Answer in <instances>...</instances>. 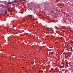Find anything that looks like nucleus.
<instances>
[{"label":"nucleus","mask_w":73,"mask_h":73,"mask_svg":"<svg viewBox=\"0 0 73 73\" xmlns=\"http://www.w3.org/2000/svg\"><path fill=\"white\" fill-rule=\"evenodd\" d=\"M68 63H66V65L67 67H68Z\"/></svg>","instance_id":"1"},{"label":"nucleus","mask_w":73,"mask_h":73,"mask_svg":"<svg viewBox=\"0 0 73 73\" xmlns=\"http://www.w3.org/2000/svg\"><path fill=\"white\" fill-rule=\"evenodd\" d=\"M70 45H72V46H73V43H71V44H70Z\"/></svg>","instance_id":"2"},{"label":"nucleus","mask_w":73,"mask_h":73,"mask_svg":"<svg viewBox=\"0 0 73 73\" xmlns=\"http://www.w3.org/2000/svg\"><path fill=\"white\" fill-rule=\"evenodd\" d=\"M60 68H63L62 67V66H60Z\"/></svg>","instance_id":"3"},{"label":"nucleus","mask_w":73,"mask_h":73,"mask_svg":"<svg viewBox=\"0 0 73 73\" xmlns=\"http://www.w3.org/2000/svg\"><path fill=\"white\" fill-rule=\"evenodd\" d=\"M59 73H62V71H60L59 72Z\"/></svg>","instance_id":"4"},{"label":"nucleus","mask_w":73,"mask_h":73,"mask_svg":"<svg viewBox=\"0 0 73 73\" xmlns=\"http://www.w3.org/2000/svg\"><path fill=\"white\" fill-rule=\"evenodd\" d=\"M15 26H13V28H15Z\"/></svg>","instance_id":"5"},{"label":"nucleus","mask_w":73,"mask_h":73,"mask_svg":"<svg viewBox=\"0 0 73 73\" xmlns=\"http://www.w3.org/2000/svg\"><path fill=\"white\" fill-rule=\"evenodd\" d=\"M5 7H7V8H8V6H6Z\"/></svg>","instance_id":"6"},{"label":"nucleus","mask_w":73,"mask_h":73,"mask_svg":"<svg viewBox=\"0 0 73 73\" xmlns=\"http://www.w3.org/2000/svg\"><path fill=\"white\" fill-rule=\"evenodd\" d=\"M2 3L1 1H0V3Z\"/></svg>","instance_id":"7"},{"label":"nucleus","mask_w":73,"mask_h":73,"mask_svg":"<svg viewBox=\"0 0 73 73\" xmlns=\"http://www.w3.org/2000/svg\"><path fill=\"white\" fill-rule=\"evenodd\" d=\"M40 72H41V71H39V73H40Z\"/></svg>","instance_id":"8"},{"label":"nucleus","mask_w":73,"mask_h":73,"mask_svg":"<svg viewBox=\"0 0 73 73\" xmlns=\"http://www.w3.org/2000/svg\"><path fill=\"white\" fill-rule=\"evenodd\" d=\"M42 72H43V71H41V72H42Z\"/></svg>","instance_id":"9"},{"label":"nucleus","mask_w":73,"mask_h":73,"mask_svg":"<svg viewBox=\"0 0 73 73\" xmlns=\"http://www.w3.org/2000/svg\"><path fill=\"white\" fill-rule=\"evenodd\" d=\"M0 15H2V13H0Z\"/></svg>","instance_id":"10"},{"label":"nucleus","mask_w":73,"mask_h":73,"mask_svg":"<svg viewBox=\"0 0 73 73\" xmlns=\"http://www.w3.org/2000/svg\"><path fill=\"white\" fill-rule=\"evenodd\" d=\"M52 13H53V11H52Z\"/></svg>","instance_id":"11"},{"label":"nucleus","mask_w":73,"mask_h":73,"mask_svg":"<svg viewBox=\"0 0 73 73\" xmlns=\"http://www.w3.org/2000/svg\"><path fill=\"white\" fill-rule=\"evenodd\" d=\"M72 66H73V65H72Z\"/></svg>","instance_id":"12"},{"label":"nucleus","mask_w":73,"mask_h":73,"mask_svg":"<svg viewBox=\"0 0 73 73\" xmlns=\"http://www.w3.org/2000/svg\"><path fill=\"white\" fill-rule=\"evenodd\" d=\"M72 71H73V70H72Z\"/></svg>","instance_id":"13"}]
</instances>
